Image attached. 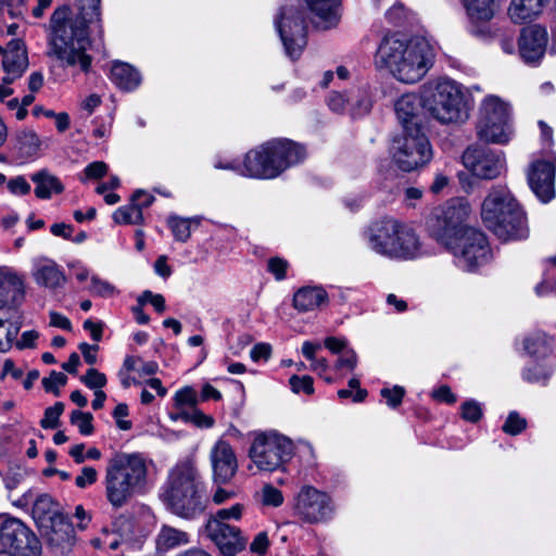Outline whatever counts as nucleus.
Here are the masks:
<instances>
[{
  "mask_svg": "<svg viewBox=\"0 0 556 556\" xmlns=\"http://www.w3.org/2000/svg\"><path fill=\"white\" fill-rule=\"evenodd\" d=\"M78 2L80 12L76 18H68L66 9H56L51 15L47 54L63 66H78L83 73H88L92 58L86 52L89 45L87 27L100 22V0Z\"/></svg>",
  "mask_w": 556,
  "mask_h": 556,
  "instance_id": "f257e3e1",
  "label": "nucleus"
},
{
  "mask_svg": "<svg viewBox=\"0 0 556 556\" xmlns=\"http://www.w3.org/2000/svg\"><path fill=\"white\" fill-rule=\"evenodd\" d=\"M306 157L304 146L286 138L268 140L244 155L243 161L217 163L216 168L232 169L254 179H275Z\"/></svg>",
  "mask_w": 556,
  "mask_h": 556,
  "instance_id": "f03ea898",
  "label": "nucleus"
},
{
  "mask_svg": "<svg viewBox=\"0 0 556 556\" xmlns=\"http://www.w3.org/2000/svg\"><path fill=\"white\" fill-rule=\"evenodd\" d=\"M377 60L386 65L400 81L415 84L424 78L433 65L434 52L421 37L408 40L386 36L377 50Z\"/></svg>",
  "mask_w": 556,
  "mask_h": 556,
  "instance_id": "7ed1b4c3",
  "label": "nucleus"
},
{
  "mask_svg": "<svg viewBox=\"0 0 556 556\" xmlns=\"http://www.w3.org/2000/svg\"><path fill=\"white\" fill-rule=\"evenodd\" d=\"M161 498L175 515L193 519L205 509V486L191 459H184L169 471Z\"/></svg>",
  "mask_w": 556,
  "mask_h": 556,
  "instance_id": "20e7f679",
  "label": "nucleus"
},
{
  "mask_svg": "<svg viewBox=\"0 0 556 556\" xmlns=\"http://www.w3.org/2000/svg\"><path fill=\"white\" fill-rule=\"evenodd\" d=\"M147 481L148 464L142 454L117 452L108 459L103 484L106 501L114 509L126 506L144 491Z\"/></svg>",
  "mask_w": 556,
  "mask_h": 556,
  "instance_id": "39448f33",
  "label": "nucleus"
},
{
  "mask_svg": "<svg viewBox=\"0 0 556 556\" xmlns=\"http://www.w3.org/2000/svg\"><path fill=\"white\" fill-rule=\"evenodd\" d=\"M485 227L503 241L526 239L529 233L523 210L506 186H493L481 204Z\"/></svg>",
  "mask_w": 556,
  "mask_h": 556,
  "instance_id": "423d86ee",
  "label": "nucleus"
},
{
  "mask_svg": "<svg viewBox=\"0 0 556 556\" xmlns=\"http://www.w3.org/2000/svg\"><path fill=\"white\" fill-rule=\"evenodd\" d=\"M368 242L376 253L390 258L413 260L424 255L414 229L393 218L374 223L369 228Z\"/></svg>",
  "mask_w": 556,
  "mask_h": 556,
  "instance_id": "0eeeda50",
  "label": "nucleus"
},
{
  "mask_svg": "<svg viewBox=\"0 0 556 556\" xmlns=\"http://www.w3.org/2000/svg\"><path fill=\"white\" fill-rule=\"evenodd\" d=\"M470 205L465 199H453L433 211L427 222L430 236L444 247L454 243L465 229Z\"/></svg>",
  "mask_w": 556,
  "mask_h": 556,
  "instance_id": "6e6552de",
  "label": "nucleus"
},
{
  "mask_svg": "<svg viewBox=\"0 0 556 556\" xmlns=\"http://www.w3.org/2000/svg\"><path fill=\"white\" fill-rule=\"evenodd\" d=\"M424 108L442 124L462 122L467 117L464 93L453 80H441L424 97Z\"/></svg>",
  "mask_w": 556,
  "mask_h": 556,
  "instance_id": "1a4fd4ad",
  "label": "nucleus"
},
{
  "mask_svg": "<svg viewBox=\"0 0 556 556\" xmlns=\"http://www.w3.org/2000/svg\"><path fill=\"white\" fill-rule=\"evenodd\" d=\"M275 26L282 41L286 54L298 60L306 46L305 9L299 0L285 4L275 18Z\"/></svg>",
  "mask_w": 556,
  "mask_h": 556,
  "instance_id": "9d476101",
  "label": "nucleus"
},
{
  "mask_svg": "<svg viewBox=\"0 0 556 556\" xmlns=\"http://www.w3.org/2000/svg\"><path fill=\"white\" fill-rule=\"evenodd\" d=\"M393 160L404 172H412L430 162L432 149L422 129L410 128L393 139L391 146Z\"/></svg>",
  "mask_w": 556,
  "mask_h": 556,
  "instance_id": "9b49d317",
  "label": "nucleus"
},
{
  "mask_svg": "<svg viewBox=\"0 0 556 556\" xmlns=\"http://www.w3.org/2000/svg\"><path fill=\"white\" fill-rule=\"evenodd\" d=\"M293 443L285 435L270 432L258 434L249 451V456L260 470L281 469L293 455Z\"/></svg>",
  "mask_w": 556,
  "mask_h": 556,
  "instance_id": "f8f14e48",
  "label": "nucleus"
},
{
  "mask_svg": "<svg viewBox=\"0 0 556 556\" xmlns=\"http://www.w3.org/2000/svg\"><path fill=\"white\" fill-rule=\"evenodd\" d=\"M445 248L453 253L456 265L468 271L485 263L490 254L485 235L476 228L465 229Z\"/></svg>",
  "mask_w": 556,
  "mask_h": 556,
  "instance_id": "ddd939ff",
  "label": "nucleus"
},
{
  "mask_svg": "<svg viewBox=\"0 0 556 556\" xmlns=\"http://www.w3.org/2000/svg\"><path fill=\"white\" fill-rule=\"evenodd\" d=\"M0 542L16 556H40L41 544L20 519L0 516Z\"/></svg>",
  "mask_w": 556,
  "mask_h": 556,
  "instance_id": "4468645a",
  "label": "nucleus"
},
{
  "mask_svg": "<svg viewBox=\"0 0 556 556\" xmlns=\"http://www.w3.org/2000/svg\"><path fill=\"white\" fill-rule=\"evenodd\" d=\"M462 163L475 177L492 180L502 174L505 157L502 151L475 144L464 151Z\"/></svg>",
  "mask_w": 556,
  "mask_h": 556,
  "instance_id": "2eb2a0df",
  "label": "nucleus"
},
{
  "mask_svg": "<svg viewBox=\"0 0 556 556\" xmlns=\"http://www.w3.org/2000/svg\"><path fill=\"white\" fill-rule=\"evenodd\" d=\"M294 514L304 522L319 523L331 518L333 506L330 496L318 489L304 485L294 498Z\"/></svg>",
  "mask_w": 556,
  "mask_h": 556,
  "instance_id": "dca6fc26",
  "label": "nucleus"
},
{
  "mask_svg": "<svg viewBox=\"0 0 556 556\" xmlns=\"http://www.w3.org/2000/svg\"><path fill=\"white\" fill-rule=\"evenodd\" d=\"M210 462L212 479L216 485L229 483L238 471L236 453L230 443L223 439L218 440L211 448Z\"/></svg>",
  "mask_w": 556,
  "mask_h": 556,
  "instance_id": "f3484780",
  "label": "nucleus"
},
{
  "mask_svg": "<svg viewBox=\"0 0 556 556\" xmlns=\"http://www.w3.org/2000/svg\"><path fill=\"white\" fill-rule=\"evenodd\" d=\"M205 535L216 545L223 556H236L245 548L248 543L239 528L217 521L206 522Z\"/></svg>",
  "mask_w": 556,
  "mask_h": 556,
  "instance_id": "a211bd4d",
  "label": "nucleus"
},
{
  "mask_svg": "<svg viewBox=\"0 0 556 556\" xmlns=\"http://www.w3.org/2000/svg\"><path fill=\"white\" fill-rule=\"evenodd\" d=\"M555 164L546 160L532 162L527 172L530 189L543 203L549 202L555 197Z\"/></svg>",
  "mask_w": 556,
  "mask_h": 556,
  "instance_id": "6ab92c4d",
  "label": "nucleus"
},
{
  "mask_svg": "<svg viewBox=\"0 0 556 556\" xmlns=\"http://www.w3.org/2000/svg\"><path fill=\"white\" fill-rule=\"evenodd\" d=\"M24 300V276L11 267L0 266V313L20 309Z\"/></svg>",
  "mask_w": 556,
  "mask_h": 556,
  "instance_id": "aec40b11",
  "label": "nucleus"
},
{
  "mask_svg": "<svg viewBox=\"0 0 556 556\" xmlns=\"http://www.w3.org/2000/svg\"><path fill=\"white\" fill-rule=\"evenodd\" d=\"M548 34L539 25L523 27L518 38L520 58L528 64L536 65L545 54Z\"/></svg>",
  "mask_w": 556,
  "mask_h": 556,
  "instance_id": "412c9836",
  "label": "nucleus"
},
{
  "mask_svg": "<svg viewBox=\"0 0 556 556\" xmlns=\"http://www.w3.org/2000/svg\"><path fill=\"white\" fill-rule=\"evenodd\" d=\"M28 67V56L25 45L20 39H12L2 53V83L11 85L21 78Z\"/></svg>",
  "mask_w": 556,
  "mask_h": 556,
  "instance_id": "4be33fe9",
  "label": "nucleus"
},
{
  "mask_svg": "<svg viewBox=\"0 0 556 556\" xmlns=\"http://www.w3.org/2000/svg\"><path fill=\"white\" fill-rule=\"evenodd\" d=\"M49 522L50 530L46 533L49 545L62 555L68 553L76 541L72 521L67 516L54 513Z\"/></svg>",
  "mask_w": 556,
  "mask_h": 556,
  "instance_id": "5701e85b",
  "label": "nucleus"
},
{
  "mask_svg": "<svg viewBox=\"0 0 556 556\" xmlns=\"http://www.w3.org/2000/svg\"><path fill=\"white\" fill-rule=\"evenodd\" d=\"M422 109L424 98L415 93H405L397 99L394 110L403 130L424 128Z\"/></svg>",
  "mask_w": 556,
  "mask_h": 556,
  "instance_id": "b1692460",
  "label": "nucleus"
},
{
  "mask_svg": "<svg viewBox=\"0 0 556 556\" xmlns=\"http://www.w3.org/2000/svg\"><path fill=\"white\" fill-rule=\"evenodd\" d=\"M33 277L35 282L49 290L62 288L66 277L62 268L52 260H41L34 265Z\"/></svg>",
  "mask_w": 556,
  "mask_h": 556,
  "instance_id": "393cba45",
  "label": "nucleus"
},
{
  "mask_svg": "<svg viewBox=\"0 0 556 556\" xmlns=\"http://www.w3.org/2000/svg\"><path fill=\"white\" fill-rule=\"evenodd\" d=\"M306 3L314 15L315 27L327 30L338 25L339 0H306Z\"/></svg>",
  "mask_w": 556,
  "mask_h": 556,
  "instance_id": "a878e982",
  "label": "nucleus"
},
{
  "mask_svg": "<svg viewBox=\"0 0 556 556\" xmlns=\"http://www.w3.org/2000/svg\"><path fill=\"white\" fill-rule=\"evenodd\" d=\"M22 325L21 308L0 313V352L5 353L12 348Z\"/></svg>",
  "mask_w": 556,
  "mask_h": 556,
  "instance_id": "bb28decb",
  "label": "nucleus"
},
{
  "mask_svg": "<svg viewBox=\"0 0 556 556\" xmlns=\"http://www.w3.org/2000/svg\"><path fill=\"white\" fill-rule=\"evenodd\" d=\"M327 291L319 286H305L293 295V307L300 313H306L320 308L328 303Z\"/></svg>",
  "mask_w": 556,
  "mask_h": 556,
  "instance_id": "cd10ccee",
  "label": "nucleus"
},
{
  "mask_svg": "<svg viewBox=\"0 0 556 556\" xmlns=\"http://www.w3.org/2000/svg\"><path fill=\"white\" fill-rule=\"evenodd\" d=\"M111 80L119 89L132 91L141 84V75L130 64L115 61L111 67Z\"/></svg>",
  "mask_w": 556,
  "mask_h": 556,
  "instance_id": "c85d7f7f",
  "label": "nucleus"
},
{
  "mask_svg": "<svg viewBox=\"0 0 556 556\" xmlns=\"http://www.w3.org/2000/svg\"><path fill=\"white\" fill-rule=\"evenodd\" d=\"M350 111L353 117H362L368 114L372 108V90L368 84L349 90Z\"/></svg>",
  "mask_w": 556,
  "mask_h": 556,
  "instance_id": "c756f323",
  "label": "nucleus"
},
{
  "mask_svg": "<svg viewBox=\"0 0 556 556\" xmlns=\"http://www.w3.org/2000/svg\"><path fill=\"white\" fill-rule=\"evenodd\" d=\"M508 122H491L490 119H479L477 124V136L480 140L492 143H506L508 136Z\"/></svg>",
  "mask_w": 556,
  "mask_h": 556,
  "instance_id": "7c9ffc66",
  "label": "nucleus"
},
{
  "mask_svg": "<svg viewBox=\"0 0 556 556\" xmlns=\"http://www.w3.org/2000/svg\"><path fill=\"white\" fill-rule=\"evenodd\" d=\"M548 0H511L508 13L515 23H523L538 16Z\"/></svg>",
  "mask_w": 556,
  "mask_h": 556,
  "instance_id": "2f4dec72",
  "label": "nucleus"
},
{
  "mask_svg": "<svg viewBox=\"0 0 556 556\" xmlns=\"http://www.w3.org/2000/svg\"><path fill=\"white\" fill-rule=\"evenodd\" d=\"M31 180L36 184L35 194L39 199H50L52 193H62L63 184L56 176L42 169L31 175Z\"/></svg>",
  "mask_w": 556,
  "mask_h": 556,
  "instance_id": "473e14b6",
  "label": "nucleus"
},
{
  "mask_svg": "<svg viewBox=\"0 0 556 556\" xmlns=\"http://www.w3.org/2000/svg\"><path fill=\"white\" fill-rule=\"evenodd\" d=\"M490 119L491 122H508L509 108L500 98L491 96L484 99L480 108L479 119Z\"/></svg>",
  "mask_w": 556,
  "mask_h": 556,
  "instance_id": "72a5a7b5",
  "label": "nucleus"
},
{
  "mask_svg": "<svg viewBox=\"0 0 556 556\" xmlns=\"http://www.w3.org/2000/svg\"><path fill=\"white\" fill-rule=\"evenodd\" d=\"M188 542L187 532L169 526H163L156 538L157 549L163 552L186 545Z\"/></svg>",
  "mask_w": 556,
  "mask_h": 556,
  "instance_id": "f704fd0d",
  "label": "nucleus"
},
{
  "mask_svg": "<svg viewBox=\"0 0 556 556\" xmlns=\"http://www.w3.org/2000/svg\"><path fill=\"white\" fill-rule=\"evenodd\" d=\"M554 374V366L547 362L532 363L522 370V379L529 383L546 386Z\"/></svg>",
  "mask_w": 556,
  "mask_h": 556,
  "instance_id": "c9c22d12",
  "label": "nucleus"
},
{
  "mask_svg": "<svg viewBox=\"0 0 556 556\" xmlns=\"http://www.w3.org/2000/svg\"><path fill=\"white\" fill-rule=\"evenodd\" d=\"M494 0H464L468 16L472 21L486 22L494 15Z\"/></svg>",
  "mask_w": 556,
  "mask_h": 556,
  "instance_id": "e433bc0d",
  "label": "nucleus"
},
{
  "mask_svg": "<svg viewBox=\"0 0 556 556\" xmlns=\"http://www.w3.org/2000/svg\"><path fill=\"white\" fill-rule=\"evenodd\" d=\"M113 220L121 225H141L143 223V213L137 206V203L130 199L128 204L118 207L113 213Z\"/></svg>",
  "mask_w": 556,
  "mask_h": 556,
  "instance_id": "4c0bfd02",
  "label": "nucleus"
},
{
  "mask_svg": "<svg viewBox=\"0 0 556 556\" xmlns=\"http://www.w3.org/2000/svg\"><path fill=\"white\" fill-rule=\"evenodd\" d=\"M170 417L173 420H182L185 422H190L199 428L208 429L214 426V418L212 416L204 414L197 407L192 409H181V412L172 414Z\"/></svg>",
  "mask_w": 556,
  "mask_h": 556,
  "instance_id": "58836bf2",
  "label": "nucleus"
},
{
  "mask_svg": "<svg viewBox=\"0 0 556 556\" xmlns=\"http://www.w3.org/2000/svg\"><path fill=\"white\" fill-rule=\"evenodd\" d=\"M525 350L532 356H545L552 350V340L546 334L536 332L523 341Z\"/></svg>",
  "mask_w": 556,
  "mask_h": 556,
  "instance_id": "ea45409f",
  "label": "nucleus"
},
{
  "mask_svg": "<svg viewBox=\"0 0 556 556\" xmlns=\"http://www.w3.org/2000/svg\"><path fill=\"white\" fill-rule=\"evenodd\" d=\"M17 144L24 155L33 156L40 149V139L34 130H24L17 136Z\"/></svg>",
  "mask_w": 556,
  "mask_h": 556,
  "instance_id": "a19ab883",
  "label": "nucleus"
},
{
  "mask_svg": "<svg viewBox=\"0 0 556 556\" xmlns=\"http://www.w3.org/2000/svg\"><path fill=\"white\" fill-rule=\"evenodd\" d=\"M167 225L170 228L175 239L180 242H187L191 236L190 220L178 216H169Z\"/></svg>",
  "mask_w": 556,
  "mask_h": 556,
  "instance_id": "79ce46f5",
  "label": "nucleus"
},
{
  "mask_svg": "<svg viewBox=\"0 0 556 556\" xmlns=\"http://www.w3.org/2000/svg\"><path fill=\"white\" fill-rule=\"evenodd\" d=\"M174 400L178 412H181V409L195 408L199 401L197 391L191 387H185L178 390L175 393Z\"/></svg>",
  "mask_w": 556,
  "mask_h": 556,
  "instance_id": "37998d69",
  "label": "nucleus"
},
{
  "mask_svg": "<svg viewBox=\"0 0 556 556\" xmlns=\"http://www.w3.org/2000/svg\"><path fill=\"white\" fill-rule=\"evenodd\" d=\"M92 415L81 410H73L71 414V424L78 427L80 434L91 435L93 433Z\"/></svg>",
  "mask_w": 556,
  "mask_h": 556,
  "instance_id": "c03bdc74",
  "label": "nucleus"
},
{
  "mask_svg": "<svg viewBox=\"0 0 556 556\" xmlns=\"http://www.w3.org/2000/svg\"><path fill=\"white\" fill-rule=\"evenodd\" d=\"M483 416V409L479 402L467 400L460 405V417L471 424H477Z\"/></svg>",
  "mask_w": 556,
  "mask_h": 556,
  "instance_id": "a18cd8bd",
  "label": "nucleus"
},
{
  "mask_svg": "<svg viewBox=\"0 0 556 556\" xmlns=\"http://www.w3.org/2000/svg\"><path fill=\"white\" fill-rule=\"evenodd\" d=\"M244 510V505L237 503L229 508L218 509L214 516H212L207 521H217L222 525H227L226 520L233 519L239 520L242 517Z\"/></svg>",
  "mask_w": 556,
  "mask_h": 556,
  "instance_id": "49530a36",
  "label": "nucleus"
},
{
  "mask_svg": "<svg viewBox=\"0 0 556 556\" xmlns=\"http://www.w3.org/2000/svg\"><path fill=\"white\" fill-rule=\"evenodd\" d=\"M527 428V420L517 412H510L502 426V430L510 435H518Z\"/></svg>",
  "mask_w": 556,
  "mask_h": 556,
  "instance_id": "de8ad7c7",
  "label": "nucleus"
},
{
  "mask_svg": "<svg viewBox=\"0 0 556 556\" xmlns=\"http://www.w3.org/2000/svg\"><path fill=\"white\" fill-rule=\"evenodd\" d=\"M327 103L329 109L339 114L349 113L350 111V100H349V91L345 93H341L338 91H332L328 96Z\"/></svg>",
  "mask_w": 556,
  "mask_h": 556,
  "instance_id": "09e8293b",
  "label": "nucleus"
},
{
  "mask_svg": "<svg viewBox=\"0 0 556 556\" xmlns=\"http://www.w3.org/2000/svg\"><path fill=\"white\" fill-rule=\"evenodd\" d=\"M64 412V404L56 402L53 406L46 408L40 426L45 429H54L59 426L60 416Z\"/></svg>",
  "mask_w": 556,
  "mask_h": 556,
  "instance_id": "8fccbe9b",
  "label": "nucleus"
},
{
  "mask_svg": "<svg viewBox=\"0 0 556 556\" xmlns=\"http://www.w3.org/2000/svg\"><path fill=\"white\" fill-rule=\"evenodd\" d=\"M67 382V377L60 371H51L49 377H45L41 381L42 387L46 392L52 393L55 396L60 395V387L65 386Z\"/></svg>",
  "mask_w": 556,
  "mask_h": 556,
  "instance_id": "3c124183",
  "label": "nucleus"
},
{
  "mask_svg": "<svg viewBox=\"0 0 556 556\" xmlns=\"http://www.w3.org/2000/svg\"><path fill=\"white\" fill-rule=\"evenodd\" d=\"M380 394L386 400L387 405L394 409L402 404L405 390L403 387L394 386L393 388L381 389Z\"/></svg>",
  "mask_w": 556,
  "mask_h": 556,
  "instance_id": "603ef678",
  "label": "nucleus"
},
{
  "mask_svg": "<svg viewBox=\"0 0 556 556\" xmlns=\"http://www.w3.org/2000/svg\"><path fill=\"white\" fill-rule=\"evenodd\" d=\"M289 384L291 390L294 393L303 392L305 394H313L314 393V387H313V378L311 376H296L293 375L289 379Z\"/></svg>",
  "mask_w": 556,
  "mask_h": 556,
  "instance_id": "864d4df0",
  "label": "nucleus"
},
{
  "mask_svg": "<svg viewBox=\"0 0 556 556\" xmlns=\"http://www.w3.org/2000/svg\"><path fill=\"white\" fill-rule=\"evenodd\" d=\"M80 381L89 389H101L106 384V377L96 368L87 370L86 375L80 377Z\"/></svg>",
  "mask_w": 556,
  "mask_h": 556,
  "instance_id": "5fc2aeb1",
  "label": "nucleus"
},
{
  "mask_svg": "<svg viewBox=\"0 0 556 556\" xmlns=\"http://www.w3.org/2000/svg\"><path fill=\"white\" fill-rule=\"evenodd\" d=\"M262 501L264 505L278 507L283 503V495L279 489L266 484L262 489Z\"/></svg>",
  "mask_w": 556,
  "mask_h": 556,
  "instance_id": "6e6d98bb",
  "label": "nucleus"
},
{
  "mask_svg": "<svg viewBox=\"0 0 556 556\" xmlns=\"http://www.w3.org/2000/svg\"><path fill=\"white\" fill-rule=\"evenodd\" d=\"M288 267V261L278 256L270 257L267 262V270L273 274L278 281L286 278Z\"/></svg>",
  "mask_w": 556,
  "mask_h": 556,
  "instance_id": "4d7b16f0",
  "label": "nucleus"
},
{
  "mask_svg": "<svg viewBox=\"0 0 556 556\" xmlns=\"http://www.w3.org/2000/svg\"><path fill=\"white\" fill-rule=\"evenodd\" d=\"M90 291L100 296H111L115 292V287L98 276H92Z\"/></svg>",
  "mask_w": 556,
  "mask_h": 556,
  "instance_id": "13d9d810",
  "label": "nucleus"
},
{
  "mask_svg": "<svg viewBox=\"0 0 556 556\" xmlns=\"http://www.w3.org/2000/svg\"><path fill=\"white\" fill-rule=\"evenodd\" d=\"M97 479L98 471L93 467L86 466L81 469L80 475L76 477L75 484L79 489H85L96 483Z\"/></svg>",
  "mask_w": 556,
  "mask_h": 556,
  "instance_id": "bf43d9fd",
  "label": "nucleus"
},
{
  "mask_svg": "<svg viewBox=\"0 0 556 556\" xmlns=\"http://www.w3.org/2000/svg\"><path fill=\"white\" fill-rule=\"evenodd\" d=\"M138 302L141 305H144L148 302L151 303L157 313H163L166 308L164 296L162 294H154L149 290L141 293L138 298Z\"/></svg>",
  "mask_w": 556,
  "mask_h": 556,
  "instance_id": "052dcab7",
  "label": "nucleus"
},
{
  "mask_svg": "<svg viewBox=\"0 0 556 556\" xmlns=\"http://www.w3.org/2000/svg\"><path fill=\"white\" fill-rule=\"evenodd\" d=\"M108 172V165L102 161H96L90 164H88L85 169V178H81V181H85L87 179H100L102 178Z\"/></svg>",
  "mask_w": 556,
  "mask_h": 556,
  "instance_id": "680f3d73",
  "label": "nucleus"
},
{
  "mask_svg": "<svg viewBox=\"0 0 556 556\" xmlns=\"http://www.w3.org/2000/svg\"><path fill=\"white\" fill-rule=\"evenodd\" d=\"M25 476H26V473L23 469L11 468L4 477L5 488L10 492L14 491L25 480Z\"/></svg>",
  "mask_w": 556,
  "mask_h": 556,
  "instance_id": "e2e57ef3",
  "label": "nucleus"
},
{
  "mask_svg": "<svg viewBox=\"0 0 556 556\" xmlns=\"http://www.w3.org/2000/svg\"><path fill=\"white\" fill-rule=\"evenodd\" d=\"M268 546L269 541L267 533L262 531L255 535L254 540L250 544V551L258 555H264L267 552Z\"/></svg>",
  "mask_w": 556,
  "mask_h": 556,
  "instance_id": "0e129e2a",
  "label": "nucleus"
},
{
  "mask_svg": "<svg viewBox=\"0 0 556 556\" xmlns=\"http://www.w3.org/2000/svg\"><path fill=\"white\" fill-rule=\"evenodd\" d=\"M113 528L121 536L129 538L132 534V523L130 518L121 515L113 522Z\"/></svg>",
  "mask_w": 556,
  "mask_h": 556,
  "instance_id": "69168bd1",
  "label": "nucleus"
},
{
  "mask_svg": "<svg viewBox=\"0 0 556 556\" xmlns=\"http://www.w3.org/2000/svg\"><path fill=\"white\" fill-rule=\"evenodd\" d=\"M387 20L394 24L400 25L406 17L405 7L401 3H395L392 8H390L386 13Z\"/></svg>",
  "mask_w": 556,
  "mask_h": 556,
  "instance_id": "338daca9",
  "label": "nucleus"
},
{
  "mask_svg": "<svg viewBox=\"0 0 556 556\" xmlns=\"http://www.w3.org/2000/svg\"><path fill=\"white\" fill-rule=\"evenodd\" d=\"M8 188L13 194H27L30 191V185L23 176H17L8 182Z\"/></svg>",
  "mask_w": 556,
  "mask_h": 556,
  "instance_id": "774afa93",
  "label": "nucleus"
}]
</instances>
